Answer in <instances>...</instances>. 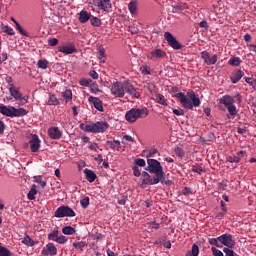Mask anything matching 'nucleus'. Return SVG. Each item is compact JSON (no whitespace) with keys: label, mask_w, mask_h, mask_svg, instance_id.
Instances as JSON below:
<instances>
[{"label":"nucleus","mask_w":256,"mask_h":256,"mask_svg":"<svg viewBox=\"0 0 256 256\" xmlns=\"http://www.w3.org/2000/svg\"><path fill=\"white\" fill-rule=\"evenodd\" d=\"M111 93L114 97H118L119 99H123L125 97V93L133 97L134 99H139L141 94L137 91V88L131 84L129 81H116L111 86Z\"/></svg>","instance_id":"f257e3e1"},{"label":"nucleus","mask_w":256,"mask_h":256,"mask_svg":"<svg viewBox=\"0 0 256 256\" xmlns=\"http://www.w3.org/2000/svg\"><path fill=\"white\" fill-rule=\"evenodd\" d=\"M174 97L180 101L184 109H189L190 111H193V107L201 105V100L193 90H188L186 95L183 92L176 93Z\"/></svg>","instance_id":"f03ea898"},{"label":"nucleus","mask_w":256,"mask_h":256,"mask_svg":"<svg viewBox=\"0 0 256 256\" xmlns=\"http://www.w3.org/2000/svg\"><path fill=\"white\" fill-rule=\"evenodd\" d=\"M147 165L148 167L146 168V171H149L152 175H155L162 185H169V180H165V171H163L161 162H159L157 159L148 158Z\"/></svg>","instance_id":"7ed1b4c3"},{"label":"nucleus","mask_w":256,"mask_h":256,"mask_svg":"<svg viewBox=\"0 0 256 256\" xmlns=\"http://www.w3.org/2000/svg\"><path fill=\"white\" fill-rule=\"evenodd\" d=\"M208 243L213 245L214 247L222 248L228 247V249H233L235 247V240H233V235L231 234H222L217 238H209Z\"/></svg>","instance_id":"20e7f679"},{"label":"nucleus","mask_w":256,"mask_h":256,"mask_svg":"<svg viewBox=\"0 0 256 256\" xmlns=\"http://www.w3.org/2000/svg\"><path fill=\"white\" fill-rule=\"evenodd\" d=\"M149 115V110L147 108H132L125 114V119L128 123H135L137 119H145Z\"/></svg>","instance_id":"39448f33"},{"label":"nucleus","mask_w":256,"mask_h":256,"mask_svg":"<svg viewBox=\"0 0 256 256\" xmlns=\"http://www.w3.org/2000/svg\"><path fill=\"white\" fill-rule=\"evenodd\" d=\"M0 113L5 117H25L27 115V110L24 108H15L14 106H5L0 104Z\"/></svg>","instance_id":"423d86ee"},{"label":"nucleus","mask_w":256,"mask_h":256,"mask_svg":"<svg viewBox=\"0 0 256 256\" xmlns=\"http://www.w3.org/2000/svg\"><path fill=\"white\" fill-rule=\"evenodd\" d=\"M107 129H109V123L104 121H98L90 124L88 131H90V133H105Z\"/></svg>","instance_id":"0eeeda50"},{"label":"nucleus","mask_w":256,"mask_h":256,"mask_svg":"<svg viewBox=\"0 0 256 256\" xmlns=\"http://www.w3.org/2000/svg\"><path fill=\"white\" fill-rule=\"evenodd\" d=\"M54 217L61 219L63 217H75V211L69 206H60L54 213Z\"/></svg>","instance_id":"6e6552de"},{"label":"nucleus","mask_w":256,"mask_h":256,"mask_svg":"<svg viewBox=\"0 0 256 256\" xmlns=\"http://www.w3.org/2000/svg\"><path fill=\"white\" fill-rule=\"evenodd\" d=\"M164 39L167 41L168 45L172 47L175 51H179L180 49H183V45L177 41V38L171 34V32H165L164 33Z\"/></svg>","instance_id":"1a4fd4ad"},{"label":"nucleus","mask_w":256,"mask_h":256,"mask_svg":"<svg viewBox=\"0 0 256 256\" xmlns=\"http://www.w3.org/2000/svg\"><path fill=\"white\" fill-rule=\"evenodd\" d=\"M200 55L201 59H203L206 65H215V63H217L219 59V56H217V54L211 56V54H209L207 51H202Z\"/></svg>","instance_id":"9d476101"},{"label":"nucleus","mask_w":256,"mask_h":256,"mask_svg":"<svg viewBox=\"0 0 256 256\" xmlns=\"http://www.w3.org/2000/svg\"><path fill=\"white\" fill-rule=\"evenodd\" d=\"M142 185H157L161 183V180H159L156 176L151 178V175H149V172L143 171L142 172Z\"/></svg>","instance_id":"9b49d317"},{"label":"nucleus","mask_w":256,"mask_h":256,"mask_svg":"<svg viewBox=\"0 0 256 256\" xmlns=\"http://www.w3.org/2000/svg\"><path fill=\"white\" fill-rule=\"evenodd\" d=\"M58 51L60 53H64V55H73V53H77V48H75L74 43H66L62 46H59Z\"/></svg>","instance_id":"f8f14e48"},{"label":"nucleus","mask_w":256,"mask_h":256,"mask_svg":"<svg viewBox=\"0 0 256 256\" xmlns=\"http://www.w3.org/2000/svg\"><path fill=\"white\" fill-rule=\"evenodd\" d=\"M9 91L11 97L15 98L16 101H20L22 105L27 103V99L23 97V94H21V92H19V90L15 86H13V84H10Z\"/></svg>","instance_id":"ddd939ff"},{"label":"nucleus","mask_w":256,"mask_h":256,"mask_svg":"<svg viewBox=\"0 0 256 256\" xmlns=\"http://www.w3.org/2000/svg\"><path fill=\"white\" fill-rule=\"evenodd\" d=\"M29 145L32 153H37L39 149H41V140L37 134L33 135L32 138L29 140Z\"/></svg>","instance_id":"4468645a"},{"label":"nucleus","mask_w":256,"mask_h":256,"mask_svg":"<svg viewBox=\"0 0 256 256\" xmlns=\"http://www.w3.org/2000/svg\"><path fill=\"white\" fill-rule=\"evenodd\" d=\"M241 157H247V152L240 150L236 155L226 157V161H228V163H241Z\"/></svg>","instance_id":"2eb2a0df"},{"label":"nucleus","mask_w":256,"mask_h":256,"mask_svg":"<svg viewBox=\"0 0 256 256\" xmlns=\"http://www.w3.org/2000/svg\"><path fill=\"white\" fill-rule=\"evenodd\" d=\"M96 5L98 9L105 11L106 13H109V11H111V7H113L111 0H97Z\"/></svg>","instance_id":"dca6fc26"},{"label":"nucleus","mask_w":256,"mask_h":256,"mask_svg":"<svg viewBox=\"0 0 256 256\" xmlns=\"http://www.w3.org/2000/svg\"><path fill=\"white\" fill-rule=\"evenodd\" d=\"M48 135L50 139L58 140L63 136V133H61L58 127L52 126L48 129Z\"/></svg>","instance_id":"f3484780"},{"label":"nucleus","mask_w":256,"mask_h":256,"mask_svg":"<svg viewBox=\"0 0 256 256\" xmlns=\"http://www.w3.org/2000/svg\"><path fill=\"white\" fill-rule=\"evenodd\" d=\"M43 255H57V247H55V244L48 243L45 248L42 249L41 252Z\"/></svg>","instance_id":"a211bd4d"},{"label":"nucleus","mask_w":256,"mask_h":256,"mask_svg":"<svg viewBox=\"0 0 256 256\" xmlns=\"http://www.w3.org/2000/svg\"><path fill=\"white\" fill-rule=\"evenodd\" d=\"M244 76H245V72H243L242 70H236L232 72L230 81L235 85L236 83H239V81H241V79H243Z\"/></svg>","instance_id":"6ab92c4d"},{"label":"nucleus","mask_w":256,"mask_h":256,"mask_svg":"<svg viewBox=\"0 0 256 256\" xmlns=\"http://www.w3.org/2000/svg\"><path fill=\"white\" fill-rule=\"evenodd\" d=\"M88 101L90 103H93L95 109H97V111H100L101 113H103V102L101 101V99L97 98V97H93L90 96L88 98Z\"/></svg>","instance_id":"aec40b11"},{"label":"nucleus","mask_w":256,"mask_h":256,"mask_svg":"<svg viewBox=\"0 0 256 256\" xmlns=\"http://www.w3.org/2000/svg\"><path fill=\"white\" fill-rule=\"evenodd\" d=\"M164 57H167V53L162 49H155L149 55V59H163Z\"/></svg>","instance_id":"412c9836"},{"label":"nucleus","mask_w":256,"mask_h":256,"mask_svg":"<svg viewBox=\"0 0 256 256\" xmlns=\"http://www.w3.org/2000/svg\"><path fill=\"white\" fill-rule=\"evenodd\" d=\"M106 145L110 147V149H116V151H121V141L119 140H107Z\"/></svg>","instance_id":"4be33fe9"},{"label":"nucleus","mask_w":256,"mask_h":256,"mask_svg":"<svg viewBox=\"0 0 256 256\" xmlns=\"http://www.w3.org/2000/svg\"><path fill=\"white\" fill-rule=\"evenodd\" d=\"M220 103L225 107H229L235 103V99L232 96L225 95L220 99Z\"/></svg>","instance_id":"5701e85b"},{"label":"nucleus","mask_w":256,"mask_h":256,"mask_svg":"<svg viewBox=\"0 0 256 256\" xmlns=\"http://www.w3.org/2000/svg\"><path fill=\"white\" fill-rule=\"evenodd\" d=\"M84 174L86 175V179L89 183H93L95 179H97V174L87 168L84 170Z\"/></svg>","instance_id":"b1692460"},{"label":"nucleus","mask_w":256,"mask_h":256,"mask_svg":"<svg viewBox=\"0 0 256 256\" xmlns=\"http://www.w3.org/2000/svg\"><path fill=\"white\" fill-rule=\"evenodd\" d=\"M89 19H91V13L82 10L80 12V16H79V21L80 23H87V21H89Z\"/></svg>","instance_id":"393cba45"},{"label":"nucleus","mask_w":256,"mask_h":256,"mask_svg":"<svg viewBox=\"0 0 256 256\" xmlns=\"http://www.w3.org/2000/svg\"><path fill=\"white\" fill-rule=\"evenodd\" d=\"M226 109L229 113V115L227 116L228 119H231V117H235L237 115V106H235L234 104L226 106Z\"/></svg>","instance_id":"a878e982"},{"label":"nucleus","mask_w":256,"mask_h":256,"mask_svg":"<svg viewBox=\"0 0 256 256\" xmlns=\"http://www.w3.org/2000/svg\"><path fill=\"white\" fill-rule=\"evenodd\" d=\"M35 195H37V186L32 185L30 191L27 194V199H29V201H35Z\"/></svg>","instance_id":"bb28decb"},{"label":"nucleus","mask_w":256,"mask_h":256,"mask_svg":"<svg viewBox=\"0 0 256 256\" xmlns=\"http://www.w3.org/2000/svg\"><path fill=\"white\" fill-rule=\"evenodd\" d=\"M243 61L239 57H232L228 61V65H231V67H239Z\"/></svg>","instance_id":"cd10ccee"},{"label":"nucleus","mask_w":256,"mask_h":256,"mask_svg":"<svg viewBox=\"0 0 256 256\" xmlns=\"http://www.w3.org/2000/svg\"><path fill=\"white\" fill-rule=\"evenodd\" d=\"M62 233L64 235H75V233H77V230H75V228H73L72 226H65L62 228Z\"/></svg>","instance_id":"c85d7f7f"},{"label":"nucleus","mask_w":256,"mask_h":256,"mask_svg":"<svg viewBox=\"0 0 256 256\" xmlns=\"http://www.w3.org/2000/svg\"><path fill=\"white\" fill-rule=\"evenodd\" d=\"M22 243L27 247H33V245H35V240L31 239V237H29V235L26 234L22 240Z\"/></svg>","instance_id":"c756f323"},{"label":"nucleus","mask_w":256,"mask_h":256,"mask_svg":"<svg viewBox=\"0 0 256 256\" xmlns=\"http://www.w3.org/2000/svg\"><path fill=\"white\" fill-rule=\"evenodd\" d=\"M186 256H199V246L193 244L191 251L187 252Z\"/></svg>","instance_id":"7c9ffc66"},{"label":"nucleus","mask_w":256,"mask_h":256,"mask_svg":"<svg viewBox=\"0 0 256 256\" xmlns=\"http://www.w3.org/2000/svg\"><path fill=\"white\" fill-rule=\"evenodd\" d=\"M72 245L75 249H80V251H83V249L87 247V242L85 241L73 242Z\"/></svg>","instance_id":"2f4dec72"},{"label":"nucleus","mask_w":256,"mask_h":256,"mask_svg":"<svg viewBox=\"0 0 256 256\" xmlns=\"http://www.w3.org/2000/svg\"><path fill=\"white\" fill-rule=\"evenodd\" d=\"M156 102H158L160 105H164L165 107H167V99H165V96H163V94L156 95Z\"/></svg>","instance_id":"473e14b6"},{"label":"nucleus","mask_w":256,"mask_h":256,"mask_svg":"<svg viewBox=\"0 0 256 256\" xmlns=\"http://www.w3.org/2000/svg\"><path fill=\"white\" fill-rule=\"evenodd\" d=\"M192 171L193 173H197L198 175H201V173H205V169L201 167L199 164L192 165Z\"/></svg>","instance_id":"72a5a7b5"},{"label":"nucleus","mask_w":256,"mask_h":256,"mask_svg":"<svg viewBox=\"0 0 256 256\" xmlns=\"http://www.w3.org/2000/svg\"><path fill=\"white\" fill-rule=\"evenodd\" d=\"M128 9L132 15L137 13V2L132 1L128 4Z\"/></svg>","instance_id":"f704fd0d"},{"label":"nucleus","mask_w":256,"mask_h":256,"mask_svg":"<svg viewBox=\"0 0 256 256\" xmlns=\"http://www.w3.org/2000/svg\"><path fill=\"white\" fill-rule=\"evenodd\" d=\"M98 59H100L101 63H105V48L100 46L98 48Z\"/></svg>","instance_id":"c9c22d12"},{"label":"nucleus","mask_w":256,"mask_h":256,"mask_svg":"<svg viewBox=\"0 0 256 256\" xmlns=\"http://www.w3.org/2000/svg\"><path fill=\"white\" fill-rule=\"evenodd\" d=\"M59 237V230H54L51 233L48 234V240L49 241H57V238Z\"/></svg>","instance_id":"e433bc0d"},{"label":"nucleus","mask_w":256,"mask_h":256,"mask_svg":"<svg viewBox=\"0 0 256 256\" xmlns=\"http://www.w3.org/2000/svg\"><path fill=\"white\" fill-rule=\"evenodd\" d=\"M0 256H13L10 249L5 246H0Z\"/></svg>","instance_id":"4c0bfd02"},{"label":"nucleus","mask_w":256,"mask_h":256,"mask_svg":"<svg viewBox=\"0 0 256 256\" xmlns=\"http://www.w3.org/2000/svg\"><path fill=\"white\" fill-rule=\"evenodd\" d=\"M37 67H38V69H47L49 67V61H47V60H38Z\"/></svg>","instance_id":"58836bf2"},{"label":"nucleus","mask_w":256,"mask_h":256,"mask_svg":"<svg viewBox=\"0 0 256 256\" xmlns=\"http://www.w3.org/2000/svg\"><path fill=\"white\" fill-rule=\"evenodd\" d=\"M15 25H16L17 31H19L21 35H23L24 37H29V33H27V31H25V29L21 27V24H19V22H15Z\"/></svg>","instance_id":"ea45409f"},{"label":"nucleus","mask_w":256,"mask_h":256,"mask_svg":"<svg viewBox=\"0 0 256 256\" xmlns=\"http://www.w3.org/2000/svg\"><path fill=\"white\" fill-rule=\"evenodd\" d=\"M183 9H185V7L179 3L172 5V13H181Z\"/></svg>","instance_id":"a19ab883"},{"label":"nucleus","mask_w":256,"mask_h":256,"mask_svg":"<svg viewBox=\"0 0 256 256\" xmlns=\"http://www.w3.org/2000/svg\"><path fill=\"white\" fill-rule=\"evenodd\" d=\"M134 165L136 167H145V165H147V163L145 162V159L136 158V159H134Z\"/></svg>","instance_id":"79ce46f5"},{"label":"nucleus","mask_w":256,"mask_h":256,"mask_svg":"<svg viewBox=\"0 0 256 256\" xmlns=\"http://www.w3.org/2000/svg\"><path fill=\"white\" fill-rule=\"evenodd\" d=\"M62 97L66 99V103H69V99H73V92L71 90H65Z\"/></svg>","instance_id":"37998d69"},{"label":"nucleus","mask_w":256,"mask_h":256,"mask_svg":"<svg viewBox=\"0 0 256 256\" xmlns=\"http://www.w3.org/2000/svg\"><path fill=\"white\" fill-rule=\"evenodd\" d=\"M90 23L93 25V27H101V19L98 17H92L90 18Z\"/></svg>","instance_id":"c03bdc74"},{"label":"nucleus","mask_w":256,"mask_h":256,"mask_svg":"<svg viewBox=\"0 0 256 256\" xmlns=\"http://www.w3.org/2000/svg\"><path fill=\"white\" fill-rule=\"evenodd\" d=\"M2 32L6 33V35H15V31L9 26H2Z\"/></svg>","instance_id":"a18cd8bd"},{"label":"nucleus","mask_w":256,"mask_h":256,"mask_svg":"<svg viewBox=\"0 0 256 256\" xmlns=\"http://www.w3.org/2000/svg\"><path fill=\"white\" fill-rule=\"evenodd\" d=\"M48 105H59V100L55 95H50L48 99Z\"/></svg>","instance_id":"49530a36"},{"label":"nucleus","mask_w":256,"mask_h":256,"mask_svg":"<svg viewBox=\"0 0 256 256\" xmlns=\"http://www.w3.org/2000/svg\"><path fill=\"white\" fill-rule=\"evenodd\" d=\"M68 239L64 235L58 236L55 243H59V245H65L67 243Z\"/></svg>","instance_id":"de8ad7c7"},{"label":"nucleus","mask_w":256,"mask_h":256,"mask_svg":"<svg viewBox=\"0 0 256 256\" xmlns=\"http://www.w3.org/2000/svg\"><path fill=\"white\" fill-rule=\"evenodd\" d=\"M91 81H92L91 79L82 78L79 81V85H81L82 87H89V85L91 84Z\"/></svg>","instance_id":"09e8293b"},{"label":"nucleus","mask_w":256,"mask_h":256,"mask_svg":"<svg viewBox=\"0 0 256 256\" xmlns=\"http://www.w3.org/2000/svg\"><path fill=\"white\" fill-rule=\"evenodd\" d=\"M48 45L50 47H57V45H59V40L57 38H50L48 39Z\"/></svg>","instance_id":"8fccbe9b"},{"label":"nucleus","mask_w":256,"mask_h":256,"mask_svg":"<svg viewBox=\"0 0 256 256\" xmlns=\"http://www.w3.org/2000/svg\"><path fill=\"white\" fill-rule=\"evenodd\" d=\"M81 207L87 209L89 207V197H85L80 201Z\"/></svg>","instance_id":"3c124183"},{"label":"nucleus","mask_w":256,"mask_h":256,"mask_svg":"<svg viewBox=\"0 0 256 256\" xmlns=\"http://www.w3.org/2000/svg\"><path fill=\"white\" fill-rule=\"evenodd\" d=\"M132 171H133L134 177H141L142 173H141V170L139 169V166H133Z\"/></svg>","instance_id":"603ef678"},{"label":"nucleus","mask_w":256,"mask_h":256,"mask_svg":"<svg viewBox=\"0 0 256 256\" xmlns=\"http://www.w3.org/2000/svg\"><path fill=\"white\" fill-rule=\"evenodd\" d=\"M175 155H177V157L183 158L185 157V152L180 147H177L175 149Z\"/></svg>","instance_id":"864d4df0"},{"label":"nucleus","mask_w":256,"mask_h":256,"mask_svg":"<svg viewBox=\"0 0 256 256\" xmlns=\"http://www.w3.org/2000/svg\"><path fill=\"white\" fill-rule=\"evenodd\" d=\"M174 115H177V117H183L185 115V111L183 109H172Z\"/></svg>","instance_id":"5fc2aeb1"},{"label":"nucleus","mask_w":256,"mask_h":256,"mask_svg":"<svg viewBox=\"0 0 256 256\" xmlns=\"http://www.w3.org/2000/svg\"><path fill=\"white\" fill-rule=\"evenodd\" d=\"M89 127H91V124L84 125L83 123H81V124L79 125V128H80L82 131H85L86 133H91V130H89Z\"/></svg>","instance_id":"6e6d98bb"},{"label":"nucleus","mask_w":256,"mask_h":256,"mask_svg":"<svg viewBox=\"0 0 256 256\" xmlns=\"http://www.w3.org/2000/svg\"><path fill=\"white\" fill-rule=\"evenodd\" d=\"M211 251H212V255L214 256H223V252L217 249L216 247H212Z\"/></svg>","instance_id":"4d7b16f0"},{"label":"nucleus","mask_w":256,"mask_h":256,"mask_svg":"<svg viewBox=\"0 0 256 256\" xmlns=\"http://www.w3.org/2000/svg\"><path fill=\"white\" fill-rule=\"evenodd\" d=\"M218 189H221V191H226L227 190V182L222 181L218 184Z\"/></svg>","instance_id":"13d9d810"},{"label":"nucleus","mask_w":256,"mask_h":256,"mask_svg":"<svg viewBox=\"0 0 256 256\" xmlns=\"http://www.w3.org/2000/svg\"><path fill=\"white\" fill-rule=\"evenodd\" d=\"M88 149H90V151H98V149H99V144H97V143H92V144H90L89 146H88Z\"/></svg>","instance_id":"bf43d9fd"},{"label":"nucleus","mask_w":256,"mask_h":256,"mask_svg":"<svg viewBox=\"0 0 256 256\" xmlns=\"http://www.w3.org/2000/svg\"><path fill=\"white\" fill-rule=\"evenodd\" d=\"M237 133H239V135H245V133H247V127L245 126L238 127Z\"/></svg>","instance_id":"052dcab7"},{"label":"nucleus","mask_w":256,"mask_h":256,"mask_svg":"<svg viewBox=\"0 0 256 256\" xmlns=\"http://www.w3.org/2000/svg\"><path fill=\"white\" fill-rule=\"evenodd\" d=\"M225 256H235L233 250L231 248H224L223 249Z\"/></svg>","instance_id":"680f3d73"},{"label":"nucleus","mask_w":256,"mask_h":256,"mask_svg":"<svg viewBox=\"0 0 256 256\" xmlns=\"http://www.w3.org/2000/svg\"><path fill=\"white\" fill-rule=\"evenodd\" d=\"M129 31H130V33H132V35H137V33H139V28H137L135 26H130Z\"/></svg>","instance_id":"e2e57ef3"},{"label":"nucleus","mask_w":256,"mask_h":256,"mask_svg":"<svg viewBox=\"0 0 256 256\" xmlns=\"http://www.w3.org/2000/svg\"><path fill=\"white\" fill-rule=\"evenodd\" d=\"M127 203V197L122 196L121 198H118V205H125Z\"/></svg>","instance_id":"0e129e2a"},{"label":"nucleus","mask_w":256,"mask_h":256,"mask_svg":"<svg viewBox=\"0 0 256 256\" xmlns=\"http://www.w3.org/2000/svg\"><path fill=\"white\" fill-rule=\"evenodd\" d=\"M155 153H158V150L156 148H152V149L149 150L146 157H153L155 155Z\"/></svg>","instance_id":"69168bd1"},{"label":"nucleus","mask_w":256,"mask_h":256,"mask_svg":"<svg viewBox=\"0 0 256 256\" xmlns=\"http://www.w3.org/2000/svg\"><path fill=\"white\" fill-rule=\"evenodd\" d=\"M36 183H39V185L42 187V189H45L47 182L43 181L41 178L36 179Z\"/></svg>","instance_id":"338daca9"},{"label":"nucleus","mask_w":256,"mask_h":256,"mask_svg":"<svg viewBox=\"0 0 256 256\" xmlns=\"http://www.w3.org/2000/svg\"><path fill=\"white\" fill-rule=\"evenodd\" d=\"M89 75L92 79H99V74L95 70L90 71Z\"/></svg>","instance_id":"774afa93"}]
</instances>
